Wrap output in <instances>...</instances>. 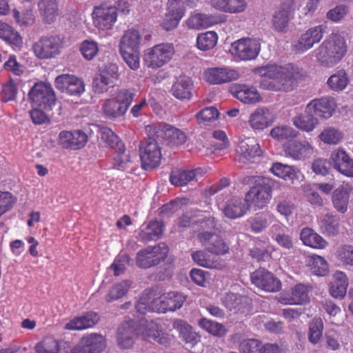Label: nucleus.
Masks as SVG:
<instances>
[{
    "mask_svg": "<svg viewBox=\"0 0 353 353\" xmlns=\"http://www.w3.org/2000/svg\"><path fill=\"white\" fill-rule=\"evenodd\" d=\"M254 73L261 77V87L270 91H290L302 77L300 69L292 64H268L256 68Z\"/></svg>",
    "mask_w": 353,
    "mask_h": 353,
    "instance_id": "1",
    "label": "nucleus"
},
{
    "mask_svg": "<svg viewBox=\"0 0 353 353\" xmlns=\"http://www.w3.org/2000/svg\"><path fill=\"white\" fill-rule=\"evenodd\" d=\"M185 296L176 292H170L162 296L152 290H145L140 296L136 309H180Z\"/></svg>",
    "mask_w": 353,
    "mask_h": 353,
    "instance_id": "2",
    "label": "nucleus"
},
{
    "mask_svg": "<svg viewBox=\"0 0 353 353\" xmlns=\"http://www.w3.org/2000/svg\"><path fill=\"white\" fill-rule=\"evenodd\" d=\"M347 52V44L343 37L332 33L316 50V58L319 62L332 66L339 62Z\"/></svg>",
    "mask_w": 353,
    "mask_h": 353,
    "instance_id": "3",
    "label": "nucleus"
},
{
    "mask_svg": "<svg viewBox=\"0 0 353 353\" xmlns=\"http://www.w3.org/2000/svg\"><path fill=\"white\" fill-rule=\"evenodd\" d=\"M135 96L132 89H122L106 99L102 106L103 112L109 119L123 117L128 110Z\"/></svg>",
    "mask_w": 353,
    "mask_h": 353,
    "instance_id": "4",
    "label": "nucleus"
},
{
    "mask_svg": "<svg viewBox=\"0 0 353 353\" xmlns=\"http://www.w3.org/2000/svg\"><path fill=\"white\" fill-rule=\"evenodd\" d=\"M274 181L266 177H257L254 185L245 196L250 208L253 205L258 209L265 207L272 197V187Z\"/></svg>",
    "mask_w": 353,
    "mask_h": 353,
    "instance_id": "5",
    "label": "nucleus"
},
{
    "mask_svg": "<svg viewBox=\"0 0 353 353\" xmlns=\"http://www.w3.org/2000/svg\"><path fill=\"white\" fill-rule=\"evenodd\" d=\"M174 54L172 43H163L149 48L144 51V61L152 69L159 68L168 63Z\"/></svg>",
    "mask_w": 353,
    "mask_h": 353,
    "instance_id": "6",
    "label": "nucleus"
},
{
    "mask_svg": "<svg viewBox=\"0 0 353 353\" xmlns=\"http://www.w3.org/2000/svg\"><path fill=\"white\" fill-rule=\"evenodd\" d=\"M32 107L43 108L49 112L56 103V98L52 88L45 83H37L28 93Z\"/></svg>",
    "mask_w": 353,
    "mask_h": 353,
    "instance_id": "7",
    "label": "nucleus"
},
{
    "mask_svg": "<svg viewBox=\"0 0 353 353\" xmlns=\"http://www.w3.org/2000/svg\"><path fill=\"white\" fill-rule=\"evenodd\" d=\"M139 317V330L143 339L150 342H155L161 345L168 343V339L162 330L160 325L154 321H148L143 316L145 314L141 310H135Z\"/></svg>",
    "mask_w": 353,
    "mask_h": 353,
    "instance_id": "8",
    "label": "nucleus"
},
{
    "mask_svg": "<svg viewBox=\"0 0 353 353\" xmlns=\"http://www.w3.org/2000/svg\"><path fill=\"white\" fill-rule=\"evenodd\" d=\"M168 253V248L165 243L156 246H149L137 253V263L142 268H149L164 261Z\"/></svg>",
    "mask_w": 353,
    "mask_h": 353,
    "instance_id": "9",
    "label": "nucleus"
},
{
    "mask_svg": "<svg viewBox=\"0 0 353 353\" xmlns=\"http://www.w3.org/2000/svg\"><path fill=\"white\" fill-rule=\"evenodd\" d=\"M261 50V43L256 39L243 38L233 42L230 52L242 61H249L257 57Z\"/></svg>",
    "mask_w": 353,
    "mask_h": 353,
    "instance_id": "10",
    "label": "nucleus"
},
{
    "mask_svg": "<svg viewBox=\"0 0 353 353\" xmlns=\"http://www.w3.org/2000/svg\"><path fill=\"white\" fill-rule=\"evenodd\" d=\"M150 137L145 145L141 148L140 158L144 170H150L157 167L161 159L160 147L157 143V136L154 132H149Z\"/></svg>",
    "mask_w": 353,
    "mask_h": 353,
    "instance_id": "11",
    "label": "nucleus"
},
{
    "mask_svg": "<svg viewBox=\"0 0 353 353\" xmlns=\"http://www.w3.org/2000/svg\"><path fill=\"white\" fill-rule=\"evenodd\" d=\"M137 319L125 320L117 329L116 341L118 347L121 350L131 348L139 334Z\"/></svg>",
    "mask_w": 353,
    "mask_h": 353,
    "instance_id": "12",
    "label": "nucleus"
},
{
    "mask_svg": "<svg viewBox=\"0 0 353 353\" xmlns=\"http://www.w3.org/2000/svg\"><path fill=\"white\" fill-rule=\"evenodd\" d=\"M327 26L321 24L309 28L294 41L292 48L298 53H303L319 43L326 32Z\"/></svg>",
    "mask_w": 353,
    "mask_h": 353,
    "instance_id": "13",
    "label": "nucleus"
},
{
    "mask_svg": "<svg viewBox=\"0 0 353 353\" xmlns=\"http://www.w3.org/2000/svg\"><path fill=\"white\" fill-rule=\"evenodd\" d=\"M294 3L286 0L280 4L275 10L272 19V27L278 32H288L290 21L293 19Z\"/></svg>",
    "mask_w": 353,
    "mask_h": 353,
    "instance_id": "14",
    "label": "nucleus"
},
{
    "mask_svg": "<svg viewBox=\"0 0 353 353\" xmlns=\"http://www.w3.org/2000/svg\"><path fill=\"white\" fill-rule=\"evenodd\" d=\"M107 347V340L104 336L98 333H90L82 336L77 345L71 350V353H101Z\"/></svg>",
    "mask_w": 353,
    "mask_h": 353,
    "instance_id": "15",
    "label": "nucleus"
},
{
    "mask_svg": "<svg viewBox=\"0 0 353 353\" xmlns=\"http://www.w3.org/2000/svg\"><path fill=\"white\" fill-rule=\"evenodd\" d=\"M92 15L95 27L110 30L117 21V10L114 6L102 4L94 8Z\"/></svg>",
    "mask_w": 353,
    "mask_h": 353,
    "instance_id": "16",
    "label": "nucleus"
},
{
    "mask_svg": "<svg viewBox=\"0 0 353 353\" xmlns=\"http://www.w3.org/2000/svg\"><path fill=\"white\" fill-rule=\"evenodd\" d=\"M146 131L154 132L157 138L167 139L170 143L175 145L183 144L187 140V136L183 131L165 123L147 125Z\"/></svg>",
    "mask_w": 353,
    "mask_h": 353,
    "instance_id": "17",
    "label": "nucleus"
},
{
    "mask_svg": "<svg viewBox=\"0 0 353 353\" xmlns=\"http://www.w3.org/2000/svg\"><path fill=\"white\" fill-rule=\"evenodd\" d=\"M60 39L57 37H43L36 42L32 50L39 59H50L59 53Z\"/></svg>",
    "mask_w": 353,
    "mask_h": 353,
    "instance_id": "18",
    "label": "nucleus"
},
{
    "mask_svg": "<svg viewBox=\"0 0 353 353\" xmlns=\"http://www.w3.org/2000/svg\"><path fill=\"white\" fill-rule=\"evenodd\" d=\"M236 159L239 162H253L260 156L259 144L254 138H246L241 141L236 149Z\"/></svg>",
    "mask_w": 353,
    "mask_h": 353,
    "instance_id": "19",
    "label": "nucleus"
},
{
    "mask_svg": "<svg viewBox=\"0 0 353 353\" xmlns=\"http://www.w3.org/2000/svg\"><path fill=\"white\" fill-rule=\"evenodd\" d=\"M275 121L272 111L265 107L257 108L253 111L248 119L249 125L254 130H263L270 127Z\"/></svg>",
    "mask_w": 353,
    "mask_h": 353,
    "instance_id": "20",
    "label": "nucleus"
},
{
    "mask_svg": "<svg viewBox=\"0 0 353 353\" xmlns=\"http://www.w3.org/2000/svg\"><path fill=\"white\" fill-rule=\"evenodd\" d=\"M239 72L230 68H210L204 72V78L211 84H221L236 80Z\"/></svg>",
    "mask_w": 353,
    "mask_h": 353,
    "instance_id": "21",
    "label": "nucleus"
},
{
    "mask_svg": "<svg viewBox=\"0 0 353 353\" xmlns=\"http://www.w3.org/2000/svg\"><path fill=\"white\" fill-rule=\"evenodd\" d=\"M251 279L254 285L266 292H276L281 287V281L265 270L255 271L252 274Z\"/></svg>",
    "mask_w": 353,
    "mask_h": 353,
    "instance_id": "22",
    "label": "nucleus"
},
{
    "mask_svg": "<svg viewBox=\"0 0 353 353\" xmlns=\"http://www.w3.org/2000/svg\"><path fill=\"white\" fill-rule=\"evenodd\" d=\"M56 88L62 92L70 95L81 94L84 91V83L78 77L70 74H62L55 79Z\"/></svg>",
    "mask_w": 353,
    "mask_h": 353,
    "instance_id": "23",
    "label": "nucleus"
},
{
    "mask_svg": "<svg viewBox=\"0 0 353 353\" xmlns=\"http://www.w3.org/2000/svg\"><path fill=\"white\" fill-rule=\"evenodd\" d=\"M198 238L205 248L212 254L223 255L229 250L228 245L214 232H201L198 234Z\"/></svg>",
    "mask_w": 353,
    "mask_h": 353,
    "instance_id": "24",
    "label": "nucleus"
},
{
    "mask_svg": "<svg viewBox=\"0 0 353 353\" xmlns=\"http://www.w3.org/2000/svg\"><path fill=\"white\" fill-rule=\"evenodd\" d=\"M284 151L288 157L294 160H304L313 154L314 148L306 141H292L285 145Z\"/></svg>",
    "mask_w": 353,
    "mask_h": 353,
    "instance_id": "25",
    "label": "nucleus"
},
{
    "mask_svg": "<svg viewBox=\"0 0 353 353\" xmlns=\"http://www.w3.org/2000/svg\"><path fill=\"white\" fill-rule=\"evenodd\" d=\"M352 191V184L343 183L333 192L332 195V202L333 207L336 211L341 213H345L347 212L350 196Z\"/></svg>",
    "mask_w": 353,
    "mask_h": 353,
    "instance_id": "26",
    "label": "nucleus"
},
{
    "mask_svg": "<svg viewBox=\"0 0 353 353\" xmlns=\"http://www.w3.org/2000/svg\"><path fill=\"white\" fill-rule=\"evenodd\" d=\"M334 110V99L327 97L314 99L307 105V112H312L316 117L324 119L332 117Z\"/></svg>",
    "mask_w": 353,
    "mask_h": 353,
    "instance_id": "27",
    "label": "nucleus"
},
{
    "mask_svg": "<svg viewBox=\"0 0 353 353\" xmlns=\"http://www.w3.org/2000/svg\"><path fill=\"white\" fill-rule=\"evenodd\" d=\"M173 327L179 332V338L186 344L194 347L201 341V335L186 321L176 319L173 321Z\"/></svg>",
    "mask_w": 353,
    "mask_h": 353,
    "instance_id": "28",
    "label": "nucleus"
},
{
    "mask_svg": "<svg viewBox=\"0 0 353 353\" xmlns=\"http://www.w3.org/2000/svg\"><path fill=\"white\" fill-rule=\"evenodd\" d=\"M59 143L65 148L79 149L87 142V135L79 130L62 131L59 135Z\"/></svg>",
    "mask_w": 353,
    "mask_h": 353,
    "instance_id": "29",
    "label": "nucleus"
},
{
    "mask_svg": "<svg viewBox=\"0 0 353 353\" xmlns=\"http://www.w3.org/2000/svg\"><path fill=\"white\" fill-rule=\"evenodd\" d=\"M203 176L201 168L190 170H173L170 176V183L176 186H183L193 181H197Z\"/></svg>",
    "mask_w": 353,
    "mask_h": 353,
    "instance_id": "30",
    "label": "nucleus"
},
{
    "mask_svg": "<svg viewBox=\"0 0 353 353\" xmlns=\"http://www.w3.org/2000/svg\"><path fill=\"white\" fill-rule=\"evenodd\" d=\"M331 159L336 170L346 176L353 177V159L345 151H334Z\"/></svg>",
    "mask_w": 353,
    "mask_h": 353,
    "instance_id": "31",
    "label": "nucleus"
},
{
    "mask_svg": "<svg viewBox=\"0 0 353 353\" xmlns=\"http://www.w3.org/2000/svg\"><path fill=\"white\" fill-rule=\"evenodd\" d=\"M99 320V315L94 311L86 312L83 315L70 320L65 325L68 330H81L92 327Z\"/></svg>",
    "mask_w": 353,
    "mask_h": 353,
    "instance_id": "32",
    "label": "nucleus"
},
{
    "mask_svg": "<svg viewBox=\"0 0 353 353\" xmlns=\"http://www.w3.org/2000/svg\"><path fill=\"white\" fill-rule=\"evenodd\" d=\"M250 208V204L248 203L246 199L239 197H233L229 199L223 212L228 218L234 219L243 216Z\"/></svg>",
    "mask_w": 353,
    "mask_h": 353,
    "instance_id": "33",
    "label": "nucleus"
},
{
    "mask_svg": "<svg viewBox=\"0 0 353 353\" xmlns=\"http://www.w3.org/2000/svg\"><path fill=\"white\" fill-rule=\"evenodd\" d=\"M309 300L308 288L303 284H298L292 289L291 294L281 296L279 302L282 305H302Z\"/></svg>",
    "mask_w": 353,
    "mask_h": 353,
    "instance_id": "34",
    "label": "nucleus"
},
{
    "mask_svg": "<svg viewBox=\"0 0 353 353\" xmlns=\"http://www.w3.org/2000/svg\"><path fill=\"white\" fill-rule=\"evenodd\" d=\"M193 83L191 79L186 76H180L176 78L172 87V94L178 99H190Z\"/></svg>",
    "mask_w": 353,
    "mask_h": 353,
    "instance_id": "35",
    "label": "nucleus"
},
{
    "mask_svg": "<svg viewBox=\"0 0 353 353\" xmlns=\"http://www.w3.org/2000/svg\"><path fill=\"white\" fill-rule=\"evenodd\" d=\"M234 97L244 103H255L261 100L257 90L247 85H237L232 88Z\"/></svg>",
    "mask_w": 353,
    "mask_h": 353,
    "instance_id": "36",
    "label": "nucleus"
},
{
    "mask_svg": "<svg viewBox=\"0 0 353 353\" xmlns=\"http://www.w3.org/2000/svg\"><path fill=\"white\" fill-rule=\"evenodd\" d=\"M300 239L305 245L315 249H324L328 245L322 236L310 228H304L301 230Z\"/></svg>",
    "mask_w": 353,
    "mask_h": 353,
    "instance_id": "37",
    "label": "nucleus"
},
{
    "mask_svg": "<svg viewBox=\"0 0 353 353\" xmlns=\"http://www.w3.org/2000/svg\"><path fill=\"white\" fill-rule=\"evenodd\" d=\"M141 39V35L137 30L129 29L126 30L121 38L119 51L140 50Z\"/></svg>",
    "mask_w": 353,
    "mask_h": 353,
    "instance_id": "38",
    "label": "nucleus"
},
{
    "mask_svg": "<svg viewBox=\"0 0 353 353\" xmlns=\"http://www.w3.org/2000/svg\"><path fill=\"white\" fill-rule=\"evenodd\" d=\"M321 232L326 236H336L339 232V219L337 216L327 213L318 220Z\"/></svg>",
    "mask_w": 353,
    "mask_h": 353,
    "instance_id": "39",
    "label": "nucleus"
},
{
    "mask_svg": "<svg viewBox=\"0 0 353 353\" xmlns=\"http://www.w3.org/2000/svg\"><path fill=\"white\" fill-rule=\"evenodd\" d=\"M270 171L276 176L292 183H294L295 180H298L301 174L300 172L293 166L281 163H273Z\"/></svg>",
    "mask_w": 353,
    "mask_h": 353,
    "instance_id": "40",
    "label": "nucleus"
},
{
    "mask_svg": "<svg viewBox=\"0 0 353 353\" xmlns=\"http://www.w3.org/2000/svg\"><path fill=\"white\" fill-rule=\"evenodd\" d=\"M347 285L348 281L346 275L342 272L337 271L333 274V279L330 286V293L334 298L341 299L346 294Z\"/></svg>",
    "mask_w": 353,
    "mask_h": 353,
    "instance_id": "41",
    "label": "nucleus"
},
{
    "mask_svg": "<svg viewBox=\"0 0 353 353\" xmlns=\"http://www.w3.org/2000/svg\"><path fill=\"white\" fill-rule=\"evenodd\" d=\"M292 121L297 128L307 132L312 131L318 124L316 117L312 112H307V108L304 113L294 117Z\"/></svg>",
    "mask_w": 353,
    "mask_h": 353,
    "instance_id": "42",
    "label": "nucleus"
},
{
    "mask_svg": "<svg viewBox=\"0 0 353 353\" xmlns=\"http://www.w3.org/2000/svg\"><path fill=\"white\" fill-rule=\"evenodd\" d=\"M221 301L223 306L229 309L245 308L251 307L252 304V299L250 297L242 296L232 292L225 293L221 297Z\"/></svg>",
    "mask_w": 353,
    "mask_h": 353,
    "instance_id": "43",
    "label": "nucleus"
},
{
    "mask_svg": "<svg viewBox=\"0 0 353 353\" xmlns=\"http://www.w3.org/2000/svg\"><path fill=\"white\" fill-rule=\"evenodd\" d=\"M163 228L161 221H151L147 225L142 226L139 233L140 237L146 242L159 239L162 236Z\"/></svg>",
    "mask_w": 353,
    "mask_h": 353,
    "instance_id": "44",
    "label": "nucleus"
},
{
    "mask_svg": "<svg viewBox=\"0 0 353 353\" xmlns=\"http://www.w3.org/2000/svg\"><path fill=\"white\" fill-rule=\"evenodd\" d=\"M183 15V8L176 10L174 4L168 3V12L165 13L161 21L162 27L166 30L174 29L177 26Z\"/></svg>",
    "mask_w": 353,
    "mask_h": 353,
    "instance_id": "45",
    "label": "nucleus"
},
{
    "mask_svg": "<svg viewBox=\"0 0 353 353\" xmlns=\"http://www.w3.org/2000/svg\"><path fill=\"white\" fill-rule=\"evenodd\" d=\"M38 9L43 20L51 23L58 15V8L56 0H39Z\"/></svg>",
    "mask_w": 353,
    "mask_h": 353,
    "instance_id": "46",
    "label": "nucleus"
},
{
    "mask_svg": "<svg viewBox=\"0 0 353 353\" xmlns=\"http://www.w3.org/2000/svg\"><path fill=\"white\" fill-rule=\"evenodd\" d=\"M194 215L196 219L194 221L199 226L198 234L205 232H214L213 231L216 228V223L213 214L210 212L201 211Z\"/></svg>",
    "mask_w": 353,
    "mask_h": 353,
    "instance_id": "47",
    "label": "nucleus"
},
{
    "mask_svg": "<svg viewBox=\"0 0 353 353\" xmlns=\"http://www.w3.org/2000/svg\"><path fill=\"white\" fill-rule=\"evenodd\" d=\"M348 83L349 78L344 70L336 71L327 81V85L329 88L336 92L344 90Z\"/></svg>",
    "mask_w": 353,
    "mask_h": 353,
    "instance_id": "48",
    "label": "nucleus"
},
{
    "mask_svg": "<svg viewBox=\"0 0 353 353\" xmlns=\"http://www.w3.org/2000/svg\"><path fill=\"white\" fill-rule=\"evenodd\" d=\"M217 20L212 15L195 14L187 20L188 26L193 29L206 28L215 23Z\"/></svg>",
    "mask_w": 353,
    "mask_h": 353,
    "instance_id": "49",
    "label": "nucleus"
},
{
    "mask_svg": "<svg viewBox=\"0 0 353 353\" xmlns=\"http://www.w3.org/2000/svg\"><path fill=\"white\" fill-rule=\"evenodd\" d=\"M193 261L199 265L210 269H222L224 264L221 261L213 260L204 251H196L192 253Z\"/></svg>",
    "mask_w": 353,
    "mask_h": 353,
    "instance_id": "50",
    "label": "nucleus"
},
{
    "mask_svg": "<svg viewBox=\"0 0 353 353\" xmlns=\"http://www.w3.org/2000/svg\"><path fill=\"white\" fill-rule=\"evenodd\" d=\"M0 38L15 46L22 44V38L9 24L0 21Z\"/></svg>",
    "mask_w": 353,
    "mask_h": 353,
    "instance_id": "51",
    "label": "nucleus"
},
{
    "mask_svg": "<svg viewBox=\"0 0 353 353\" xmlns=\"http://www.w3.org/2000/svg\"><path fill=\"white\" fill-rule=\"evenodd\" d=\"M307 265L311 272L316 275L324 276L328 273V265L326 261L318 255L310 256L306 260Z\"/></svg>",
    "mask_w": 353,
    "mask_h": 353,
    "instance_id": "52",
    "label": "nucleus"
},
{
    "mask_svg": "<svg viewBox=\"0 0 353 353\" xmlns=\"http://www.w3.org/2000/svg\"><path fill=\"white\" fill-rule=\"evenodd\" d=\"M218 36L214 31L199 34L196 38L197 48L202 51L212 49L217 43Z\"/></svg>",
    "mask_w": 353,
    "mask_h": 353,
    "instance_id": "53",
    "label": "nucleus"
},
{
    "mask_svg": "<svg viewBox=\"0 0 353 353\" xmlns=\"http://www.w3.org/2000/svg\"><path fill=\"white\" fill-rule=\"evenodd\" d=\"M132 156L129 152H126L124 146L121 150H118L117 154L112 159V168L118 170H125L132 164Z\"/></svg>",
    "mask_w": 353,
    "mask_h": 353,
    "instance_id": "54",
    "label": "nucleus"
},
{
    "mask_svg": "<svg viewBox=\"0 0 353 353\" xmlns=\"http://www.w3.org/2000/svg\"><path fill=\"white\" fill-rule=\"evenodd\" d=\"M199 325L208 333L217 337H223L227 333V330L222 324L202 318L199 321Z\"/></svg>",
    "mask_w": 353,
    "mask_h": 353,
    "instance_id": "55",
    "label": "nucleus"
},
{
    "mask_svg": "<svg viewBox=\"0 0 353 353\" xmlns=\"http://www.w3.org/2000/svg\"><path fill=\"white\" fill-rule=\"evenodd\" d=\"M270 134L277 141H283L296 137L299 132L290 126L282 125L273 128Z\"/></svg>",
    "mask_w": 353,
    "mask_h": 353,
    "instance_id": "56",
    "label": "nucleus"
},
{
    "mask_svg": "<svg viewBox=\"0 0 353 353\" xmlns=\"http://www.w3.org/2000/svg\"><path fill=\"white\" fill-rule=\"evenodd\" d=\"M275 220V216L270 213L265 212L256 216L250 220L251 228L255 232H260L263 230L267 226L273 223Z\"/></svg>",
    "mask_w": 353,
    "mask_h": 353,
    "instance_id": "57",
    "label": "nucleus"
},
{
    "mask_svg": "<svg viewBox=\"0 0 353 353\" xmlns=\"http://www.w3.org/2000/svg\"><path fill=\"white\" fill-rule=\"evenodd\" d=\"M219 112L214 107H208L196 114L199 123L202 125H209L214 123L219 118Z\"/></svg>",
    "mask_w": 353,
    "mask_h": 353,
    "instance_id": "58",
    "label": "nucleus"
},
{
    "mask_svg": "<svg viewBox=\"0 0 353 353\" xmlns=\"http://www.w3.org/2000/svg\"><path fill=\"white\" fill-rule=\"evenodd\" d=\"M130 285L131 283L129 281H123L113 285L105 296V301L112 302L121 298L128 292Z\"/></svg>",
    "mask_w": 353,
    "mask_h": 353,
    "instance_id": "59",
    "label": "nucleus"
},
{
    "mask_svg": "<svg viewBox=\"0 0 353 353\" xmlns=\"http://www.w3.org/2000/svg\"><path fill=\"white\" fill-rule=\"evenodd\" d=\"M323 330V323L321 318H314L309 325L308 339L312 344L320 341Z\"/></svg>",
    "mask_w": 353,
    "mask_h": 353,
    "instance_id": "60",
    "label": "nucleus"
},
{
    "mask_svg": "<svg viewBox=\"0 0 353 353\" xmlns=\"http://www.w3.org/2000/svg\"><path fill=\"white\" fill-rule=\"evenodd\" d=\"M34 350L36 353H59V344L54 339L47 337L37 343Z\"/></svg>",
    "mask_w": 353,
    "mask_h": 353,
    "instance_id": "61",
    "label": "nucleus"
},
{
    "mask_svg": "<svg viewBox=\"0 0 353 353\" xmlns=\"http://www.w3.org/2000/svg\"><path fill=\"white\" fill-rule=\"evenodd\" d=\"M99 136L108 146L112 148L117 147L118 150H121L123 144L119 141V137L114 132L108 128H102L99 131Z\"/></svg>",
    "mask_w": 353,
    "mask_h": 353,
    "instance_id": "62",
    "label": "nucleus"
},
{
    "mask_svg": "<svg viewBox=\"0 0 353 353\" xmlns=\"http://www.w3.org/2000/svg\"><path fill=\"white\" fill-rule=\"evenodd\" d=\"M80 51L84 59L90 61L99 52L98 43L94 40H85L81 43Z\"/></svg>",
    "mask_w": 353,
    "mask_h": 353,
    "instance_id": "63",
    "label": "nucleus"
},
{
    "mask_svg": "<svg viewBox=\"0 0 353 353\" xmlns=\"http://www.w3.org/2000/svg\"><path fill=\"white\" fill-rule=\"evenodd\" d=\"M120 53L130 69L137 70L140 67V50H122Z\"/></svg>",
    "mask_w": 353,
    "mask_h": 353,
    "instance_id": "64",
    "label": "nucleus"
}]
</instances>
